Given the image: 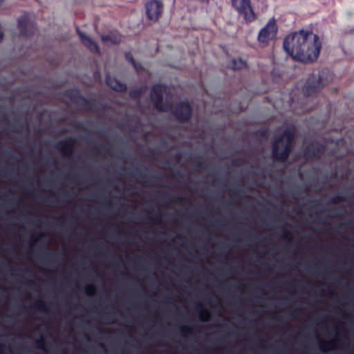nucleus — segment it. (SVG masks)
I'll use <instances>...</instances> for the list:
<instances>
[{
    "instance_id": "53",
    "label": "nucleus",
    "mask_w": 354,
    "mask_h": 354,
    "mask_svg": "<svg viewBox=\"0 0 354 354\" xmlns=\"http://www.w3.org/2000/svg\"><path fill=\"white\" fill-rule=\"evenodd\" d=\"M10 203L13 204L14 203V201H10Z\"/></svg>"
},
{
    "instance_id": "46",
    "label": "nucleus",
    "mask_w": 354,
    "mask_h": 354,
    "mask_svg": "<svg viewBox=\"0 0 354 354\" xmlns=\"http://www.w3.org/2000/svg\"><path fill=\"white\" fill-rule=\"evenodd\" d=\"M26 193L28 195H32V192L28 189L26 190Z\"/></svg>"
},
{
    "instance_id": "44",
    "label": "nucleus",
    "mask_w": 354,
    "mask_h": 354,
    "mask_svg": "<svg viewBox=\"0 0 354 354\" xmlns=\"http://www.w3.org/2000/svg\"><path fill=\"white\" fill-rule=\"evenodd\" d=\"M344 224L342 223H340L338 224L337 228L338 229H342L344 227Z\"/></svg>"
},
{
    "instance_id": "40",
    "label": "nucleus",
    "mask_w": 354,
    "mask_h": 354,
    "mask_svg": "<svg viewBox=\"0 0 354 354\" xmlns=\"http://www.w3.org/2000/svg\"><path fill=\"white\" fill-rule=\"evenodd\" d=\"M290 285L293 287L297 286V281L295 279L294 281L290 283Z\"/></svg>"
},
{
    "instance_id": "33",
    "label": "nucleus",
    "mask_w": 354,
    "mask_h": 354,
    "mask_svg": "<svg viewBox=\"0 0 354 354\" xmlns=\"http://www.w3.org/2000/svg\"><path fill=\"white\" fill-rule=\"evenodd\" d=\"M195 167H196V169L198 171H203L205 169H206V165L204 164L203 162H202L201 160H197L195 162Z\"/></svg>"
},
{
    "instance_id": "38",
    "label": "nucleus",
    "mask_w": 354,
    "mask_h": 354,
    "mask_svg": "<svg viewBox=\"0 0 354 354\" xmlns=\"http://www.w3.org/2000/svg\"><path fill=\"white\" fill-rule=\"evenodd\" d=\"M300 310V309H299V308H295V309H294L293 310H292V311H291V313H290V315H291V317H292V318H294V319H295V318H296L295 313H296L298 310Z\"/></svg>"
},
{
    "instance_id": "6",
    "label": "nucleus",
    "mask_w": 354,
    "mask_h": 354,
    "mask_svg": "<svg viewBox=\"0 0 354 354\" xmlns=\"http://www.w3.org/2000/svg\"><path fill=\"white\" fill-rule=\"evenodd\" d=\"M326 146L319 142H313L308 145L303 151V156L306 160H319L324 154Z\"/></svg>"
},
{
    "instance_id": "28",
    "label": "nucleus",
    "mask_w": 354,
    "mask_h": 354,
    "mask_svg": "<svg viewBox=\"0 0 354 354\" xmlns=\"http://www.w3.org/2000/svg\"><path fill=\"white\" fill-rule=\"evenodd\" d=\"M194 328V326H181L179 329L180 332L185 335L186 333H193Z\"/></svg>"
},
{
    "instance_id": "5",
    "label": "nucleus",
    "mask_w": 354,
    "mask_h": 354,
    "mask_svg": "<svg viewBox=\"0 0 354 354\" xmlns=\"http://www.w3.org/2000/svg\"><path fill=\"white\" fill-rule=\"evenodd\" d=\"M233 8L247 23L254 21L257 15L252 6L251 0H232Z\"/></svg>"
},
{
    "instance_id": "27",
    "label": "nucleus",
    "mask_w": 354,
    "mask_h": 354,
    "mask_svg": "<svg viewBox=\"0 0 354 354\" xmlns=\"http://www.w3.org/2000/svg\"><path fill=\"white\" fill-rule=\"evenodd\" d=\"M185 201V198L180 196V195H176L174 197L173 200L169 201L167 203H174V204H183Z\"/></svg>"
},
{
    "instance_id": "20",
    "label": "nucleus",
    "mask_w": 354,
    "mask_h": 354,
    "mask_svg": "<svg viewBox=\"0 0 354 354\" xmlns=\"http://www.w3.org/2000/svg\"><path fill=\"white\" fill-rule=\"evenodd\" d=\"M125 59L131 64V65L133 66V68L138 71V64L136 63L133 55L130 52L125 53Z\"/></svg>"
},
{
    "instance_id": "26",
    "label": "nucleus",
    "mask_w": 354,
    "mask_h": 354,
    "mask_svg": "<svg viewBox=\"0 0 354 354\" xmlns=\"http://www.w3.org/2000/svg\"><path fill=\"white\" fill-rule=\"evenodd\" d=\"M346 200L347 198L345 196L335 195L331 198L330 202L333 204H339L341 202L345 201Z\"/></svg>"
},
{
    "instance_id": "14",
    "label": "nucleus",
    "mask_w": 354,
    "mask_h": 354,
    "mask_svg": "<svg viewBox=\"0 0 354 354\" xmlns=\"http://www.w3.org/2000/svg\"><path fill=\"white\" fill-rule=\"evenodd\" d=\"M152 102L155 109L160 112L169 111L173 106V104L171 102H164L163 98H161L160 100L154 99Z\"/></svg>"
},
{
    "instance_id": "4",
    "label": "nucleus",
    "mask_w": 354,
    "mask_h": 354,
    "mask_svg": "<svg viewBox=\"0 0 354 354\" xmlns=\"http://www.w3.org/2000/svg\"><path fill=\"white\" fill-rule=\"evenodd\" d=\"M175 119L180 123L188 122L193 115V108L188 100H182L174 105L169 110Z\"/></svg>"
},
{
    "instance_id": "35",
    "label": "nucleus",
    "mask_w": 354,
    "mask_h": 354,
    "mask_svg": "<svg viewBox=\"0 0 354 354\" xmlns=\"http://www.w3.org/2000/svg\"><path fill=\"white\" fill-rule=\"evenodd\" d=\"M74 127L75 129L78 131H86V129L84 127L82 123L77 122L74 124Z\"/></svg>"
},
{
    "instance_id": "9",
    "label": "nucleus",
    "mask_w": 354,
    "mask_h": 354,
    "mask_svg": "<svg viewBox=\"0 0 354 354\" xmlns=\"http://www.w3.org/2000/svg\"><path fill=\"white\" fill-rule=\"evenodd\" d=\"M64 95L73 103L79 104L80 102H82L85 108L89 110H93L94 108L95 101L86 98L78 90H67L65 91Z\"/></svg>"
},
{
    "instance_id": "15",
    "label": "nucleus",
    "mask_w": 354,
    "mask_h": 354,
    "mask_svg": "<svg viewBox=\"0 0 354 354\" xmlns=\"http://www.w3.org/2000/svg\"><path fill=\"white\" fill-rule=\"evenodd\" d=\"M195 309L198 313L200 321L205 322L209 320L211 313L209 310L204 308L202 303H197Z\"/></svg>"
},
{
    "instance_id": "51",
    "label": "nucleus",
    "mask_w": 354,
    "mask_h": 354,
    "mask_svg": "<svg viewBox=\"0 0 354 354\" xmlns=\"http://www.w3.org/2000/svg\"><path fill=\"white\" fill-rule=\"evenodd\" d=\"M13 131H21V129H18V128H17V129H14Z\"/></svg>"
},
{
    "instance_id": "49",
    "label": "nucleus",
    "mask_w": 354,
    "mask_h": 354,
    "mask_svg": "<svg viewBox=\"0 0 354 354\" xmlns=\"http://www.w3.org/2000/svg\"><path fill=\"white\" fill-rule=\"evenodd\" d=\"M245 284H241L240 286H237V288H238V289H240L241 288H242V287H245Z\"/></svg>"
},
{
    "instance_id": "39",
    "label": "nucleus",
    "mask_w": 354,
    "mask_h": 354,
    "mask_svg": "<svg viewBox=\"0 0 354 354\" xmlns=\"http://www.w3.org/2000/svg\"><path fill=\"white\" fill-rule=\"evenodd\" d=\"M242 159H235L232 161L233 165H240V162H242Z\"/></svg>"
},
{
    "instance_id": "16",
    "label": "nucleus",
    "mask_w": 354,
    "mask_h": 354,
    "mask_svg": "<svg viewBox=\"0 0 354 354\" xmlns=\"http://www.w3.org/2000/svg\"><path fill=\"white\" fill-rule=\"evenodd\" d=\"M165 86L161 84H156L153 85L151 90V100L154 99L160 100L163 98V93H164Z\"/></svg>"
},
{
    "instance_id": "25",
    "label": "nucleus",
    "mask_w": 354,
    "mask_h": 354,
    "mask_svg": "<svg viewBox=\"0 0 354 354\" xmlns=\"http://www.w3.org/2000/svg\"><path fill=\"white\" fill-rule=\"evenodd\" d=\"M292 233L291 231L288 230L286 228L282 229V233L281 234V238L283 240H286V241H290V240L292 239Z\"/></svg>"
},
{
    "instance_id": "36",
    "label": "nucleus",
    "mask_w": 354,
    "mask_h": 354,
    "mask_svg": "<svg viewBox=\"0 0 354 354\" xmlns=\"http://www.w3.org/2000/svg\"><path fill=\"white\" fill-rule=\"evenodd\" d=\"M234 194L238 195L239 196H243V191L242 189H236L231 191Z\"/></svg>"
},
{
    "instance_id": "10",
    "label": "nucleus",
    "mask_w": 354,
    "mask_h": 354,
    "mask_svg": "<svg viewBox=\"0 0 354 354\" xmlns=\"http://www.w3.org/2000/svg\"><path fill=\"white\" fill-rule=\"evenodd\" d=\"M18 28L20 35L28 37L32 35L36 30L35 24L28 16L23 15L18 19Z\"/></svg>"
},
{
    "instance_id": "19",
    "label": "nucleus",
    "mask_w": 354,
    "mask_h": 354,
    "mask_svg": "<svg viewBox=\"0 0 354 354\" xmlns=\"http://www.w3.org/2000/svg\"><path fill=\"white\" fill-rule=\"evenodd\" d=\"M35 308L40 310L46 313H48V309L46 307V303L43 300H39L34 303L32 306Z\"/></svg>"
},
{
    "instance_id": "8",
    "label": "nucleus",
    "mask_w": 354,
    "mask_h": 354,
    "mask_svg": "<svg viewBox=\"0 0 354 354\" xmlns=\"http://www.w3.org/2000/svg\"><path fill=\"white\" fill-rule=\"evenodd\" d=\"M146 15L149 20L157 21L163 10V4L159 0H150L145 4Z\"/></svg>"
},
{
    "instance_id": "42",
    "label": "nucleus",
    "mask_w": 354,
    "mask_h": 354,
    "mask_svg": "<svg viewBox=\"0 0 354 354\" xmlns=\"http://www.w3.org/2000/svg\"><path fill=\"white\" fill-rule=\"evenodd\" d=\"M348 224L351 227H354V221L353 220H349Z\"/></svg>"
},
{
    "instance_id": "1",
    "label": "nucleus",
    "mask_w": 354,
    "mask_h": 354,
    "mask_svg": "<svg viewBox=\"0 0 354 354\" xmlns=\"http://www.w3.org/2000/svg\"><path fill=\"white\" fill-rule=\"evenodd\" d=\"M283 47L294 60L312 63L319 56L322 42L319 36L311 30L301 29L287 35L283 40Z\"/></svg>"
},
{
    "instance_id": "11",
    "label": "nucleus",
    "mask_w": 354,
    "mask_h": 354,
    "mask_svg": "<svg viewBox=\"0 0 354 354\" xmlns=\"http://www.w3.org/2000/svg\"><path fill=\"white\" fill-rule=\"evenodd\" d=\"M75 143V140L73 138H68L59 141L57 144L56 148L59 150L64 157L71 158L73 154Z\"/></svg>"
},
{
    "instance_id": "48",
    "label": "nucleus",
    "mask_w": 354,
    "mask_h": 354,
    "mask_svg": "<svg viewBox=\"0 0 354 354\" xmlns=\"http://www.w3.org/2000/svg\"><path fill=\"white\" fill-rule=\"evenodd\" d=\"M176 176H180V177H181V176H182V173H181L180 171H178L176 172Z\"/></svg>"
},
{
    "instance_id": "3",
    "label": "nucleus",
    "mask_w": 354,
    "mask_h": 354,
    "mask_svg": "<svg viewBox=\"0 0 354 354\" xmlns=\"http://www.w3.org/2000/svg\"><path fill=\"white\" fill-rule=\"evenodd\" d=\"M329 71L328 69H324L317 74L313 73L310 75L302 87L304 95L312 96L320 91L329 81L326 77Z\"/></svg>"
},
{
    "instance_id": "12",
    "label": "nucleus",
    "mask_w": 354,
    "mask_h": 354,
    "mask_svg": "<svg viewBox=\"0 0 354 354\" xmlns=\"http://www.w3.org/2000/svg\"><path fill=\"white\" fill-rule=\"evenodd\" d=\"M77 33L80 38L81 42L84 44V46L87 47L90 51L95 53H100V48L97 44L91 37H87L82 32H81L79 28H77Z\"/></svg>"
},
{
    "instance_id": "32",
    "label": "nucleus",
    "mask_w": 354,
    "mask_h": 354,
    "mask_svg": "<svg viewBox=\"0 0 354 354\" xmlns=\"http://www.w3.org/2000/svg\"><path fill=\"white\" fill-rule=\"evenodd\" d=\"M44 234L43 233H39L37 235H32L30 239V246L32 247L33 245L41 239Z\"/></svg>"
},
{
    "instance_id": "31",
    "label": "nucleus",
    "mask_w": 354,
    "mask_h": 354,
    "mask_svg": "<svg viewBox=\"0 0 354 354\" xmlns=\"http://www.w3.org/2000/svg\"><path fill=\"white\" fill-rule=\"evenodd\" d=\"M149 222L153 224H160L162 222V216L160 213H158L155 216L149 218Z\"/></svg>"
},
{
    "instance_id": "43",
    "label": "nucleus",
    "mask_w": 354,
    "mask_h": 354,
    "mask_svg": "<svg viewBox=\"0 0 354 354\" xmlns=\"http://www.w3.org/2000/svg\"><path fill=\"white\" fill-rule=\"evenodd\" d=\"M106 207H111L112 205V203L110 201H108L105 203Z\"/></svg>"
},
{
    "instance_id": "37",
    "label": "nucleus",
    "mask_w": 354,
    "mask_h": 354,
    "mask_svg": "<svg viewBox=\"0 0 354 354\" xmlns=\"http://www.w3.org/2000/svg\"><path fill=\"white\" fill-rule=\"evenodd\" d=\"M174 158L176 159V161H180L182 158L181 153H180V152L176 153L174 156Z\"/></svg>"
},
{
    "instance_id": "30",
    "label": "nucleus",
    "mask_w": 354,
    "mask_h": 354,
    "mask_svg": "<svg viewBox=\"0 0 354 354\" xmlns=\"http://www.w3.org/2000/svg\"><path fill=\"white\" fill-rule=\"evenodd\" d=\"M332 344H333L332 341L325 342L322 340L319 343V346L323 352H326L327 351L329 350V348L327 346Z\"/></svg>"
},
{
    "instance_id": "41",
    "label": "nucleus",
    "mask_w": 354,
    "mask_h": 354,
    "mask_svg": "<svg viewBox=\"0 0 354 354\" xmlns=\"http://www.w3.org/2000/svg\"><path fill=\"white\" fill-rule=\"evenodd\" d=\"M5 347V345L3 344H0V354H3V348Z\"/></svg>"
},
{
    "instance_id": "24",
    "label": "nucleus",
    "mask_w": 354,
    "mask_h": 354,
    "mask_svg": "<svg viewBox=\"0 0 354 354\" xmlns=\"http://www.w3.org/2000/svg\"><path fill=\"white\" fill-rule=\"evenodd\" d=\"M143 93H144V89L140 88L131 90L130 91L129 95H130V97L133 99H138L141 97V95H142Z\"/></svg>"
},
{
    "instance_id": "47",
    "label": "nucleus",
    "mask_w": 354,
    "mask_h": 354,
    "mask_svg": "<svg viewBox=\"0 0 354 354\" xmlns=\"http://www.w3.org/2000/svg\"><path fill=\"white\" fill-rule=\"evenodd\" d=\"M332 216H334V217H340V216H341V214H333L332 215Z\"/></svg>"
},
{
    "instance_id": "45",
    "label": "nucleus",
    "mask_w": 354,
    "mask_h": 354,
    "mask_svg": "<svg viewBox=\"0 0 354 354\" xmlns=\"http://www.w3.org/2000/svg\"><path fill=\"white\" fill-rule=\"evenodd\" d=\"M153 178H156V179H158V180L161 179V177H160V176L159 174L154 175Z\"/></svg>"
},
{
    "instance_id": "54",
    "label": "nucleus",
    "mask_w": 354,
    "mask_h": 354,
    "mask_svg": "<svg viewBox=\"0 0 354 354\" xmlns=\"http://www.w3.org/2000/svg\"><path fill=\"white\" fill-rule=\"evenodd\" d=\"M4 0H0V3H2Z\"/></svg>"
},
{
    "instance_id": "13",
    "label": "nucleus",
    "mask_w": 354,
    "mask_h": 354,
    "mask_svg": "<svg viewBox=\"0 0 354 354\" xmlns=\"http://www.w3.org/2000/svg\"><path fill=\"white\" fill-rule=\"evenodd\" d=\"M105 81L106 85L115 91L124 93L127 90V86L125 83L121 82L110 75L106 76Z\"/></svg>"
},
{
    "instance_id": "2",
    "label": "nucleus",
    "mask_w": 354,
    "mask_h": 354,
    "mask_svg": "<svg viewBox=\"0 0 354 354\" xmlns=\"http://www.w3.org/2000/svg\"><path fill=\"white\" fill-rule=\"evenodd\" d=\"M296 131L294 127L285 129L272 142V156L274 160L285 162L294 148Z\"/></svg>"
},
{
    "instance_id": "50",
    "label": "nucleus",
    "mask_w": 354,
    "mask_h": 354,
    "mask_svg": "<svg viewBox=\"0 0 354 354\" xmlns=\"http://www.w3.org/2000/svg\"><path fill=\"white\" fill-rule=\"evenodd\" d=\"M328 293H329L330 295H334V291H333V290H329V291H328Z\"/></svg>"
},
{
    "instance_id": "17",
    "label": "nucleus",
    "mask_w": 354,
    "mask_h": 354,
    "mask_svg": "<svg viewBox=\"0 0 354 354\" xmlns=\"http://www.w3.org/2000/svg\"><path fill=\"white\" fill-rule=\"evenodd\" d=\"M246 66V62L241 58L233 59L227 66L228 68L234 71L243 69Z\"/></svg>"
},
{
    "instance_id": "52",
    "label": "nucleus",
    "mask_w": 354,
    "mask_h": 354,
    "mask_svg": "<svg viewBox=\"0 0 354 354\" xmlns=\"http://www.w3.org/2000/svg\"><path fill=\"white\" fill-rule=\"evenodd\" d=\"M142 183L143 185H146V182L145 181H142Z\"/></svg>"
},
{
    "instance_id": "23",
    "label": "nucleus",
    "mask_w": 354,
    "mask_h": 354,
    "mask_svg": "<svg viewBox=\"0 0 354 354\" xmlns=\"http://www.w3.org/2000/svg\"><path fill=\"white\" fill-rule=\"evenodd\" d=\"M35 344H36L37 348L41 349V350L44 351L45 352L47 351L46 341L43 336H41L39 339H37L35 341Z\"/></svg>"
},
{
    "instance_id": "34",
    "label": "nucleus",
    "mask_w": 354,
    "mask_h": 354,
    "mask_svg": "<svg viewBox=\"0 0 354 354\" xmlns=\"http://www.w3.org/2000/svg\"><path fill=\"white\" fill-rule=\"evenodd\" d=\"M57 256V254L55 252L47 250L46 252V257L50 261H53L54 259H55Z\"/></svg>"
},
{
    "instance_id": "7",
    "label": "nucleus",
    "mask_w": 354,
    "mask_h": 354,
    "mask_svg": "<svg viewBox=\"0 0 354 354\" xmlns=\"http://www.w3.org/2000/svg\"><path fill=\"white\" fill-rule=\"evenodd\" d=\"M278 31L277 26L274 19L270 20L259 32L258 40L261 43L268 44L275 39Z\"/></svg>"
},
{
    "instance_id": "22",
    "label": "nucleus",
    "mask_w": 354,
    "mask_h": 354,
    "mask_svg": "<svg viewBox=\"0 0 354 354\" xmlns=\"http://www.w3.org/2000/svg\"><path fill=\"white\" fill-rule=\"evenodd\" d=\"M96 286L94 284H88L84 289V292L86 295L92 297L96 292Z\"/></svg>"
},
{
    "instance_id": "29",
    "label": "nucleus",
    "mask_w": 354,
    "mask_h": 354,
    "mask_svg": "<svg viewBox=\"0 0 354 354\" xmlns=\"http://www.w3.org/2000/svg\"><path fill=\"white\" fill-rule=\"evenodd\" d=\"M94 151L96 153L97 156H100L103 152H109L111 151V148H106L104 147H95Z\"/></svg>"
},
{
    "instance_id": "21",
    "label": "nucleus",
    "mask_w": 354,
    "mask_h": 354,
    "mask_svg": "<svg viewBox=\"0 0 354 354\" xmlns=\"http://www.w3.org/2000/svg\"><path fill=\"white\" fill-rule=\"evenodd\" d=\"M270 131L268 128H261L257 130L254 134L263 138H267L269 136Z\"/></svg>"
},
{
    "instance_id": "18",
    "label": "nucleus",
    "mask_w": 354,
    "mask_h": 354,
    "mask_svg": "<svg viewBox=\"0 0 354 354\" xmlns=\"http://www.w3.org/2000/svg\"><path fill=\"white\" fill-rule=\"evenodd\" d=\"M102 40L104 42H110L113 44H118L121 41V36L118 34H108L102 36Z\"/></svg>"
}]
</instances>
